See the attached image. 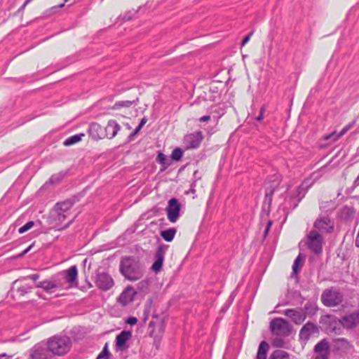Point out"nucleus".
I'll use <instances>...</instances> for the list:
<instances>
[{
    "label": "nucleus",
    "mask_w": 359,
    "mask_h": 359,
    "mask_svg": "<svg viewBox=\"0 0 359 359\" xmlns=\"http://www.w3.org/2000/svg\"><path fill=\"white\" fill-rule=\"evenodd\" d=\"M182 156L183 151L180 148L177 147L172 151L171 158L174 161H179L182 158Z\"/></svg>",
    "instance_id": "39"
},
{
    "label": "nucleus",
    "mask_w": 359,
    "mask_h": 359,
    "mask_svg": "<svg viewBox=\"0 0 359 359\" xmlns=\"http://www.w3.org/2000/svg\"><path fill=\"white\" fill-rule=\"evenodd\" d=\"M74 203V199L72 198L57 203L55 205V210L69 214V210L72 208Z\"/></svg>",
    "instance_id": "22"
},
{
    "label": "nucleus",
    "mask_w": 359,
    "mask_h": 359,
    "mask_svg": "<svg viewBox=\"0 0 359 359\" xmlns=\"http://www.w3.org/2000/svg\"><path fill=\"white\" fill-rule=\"evenodd\" d=\"M133 103L134 101L130 100L118 101L114 104L112 109H119L123 107H130Z\"/></svg>",
    "instance_id": "37"
},
{
    "label": "nucleus",
    "mask_w": 359,
    "mask_h": 359,
    "mask_svg": "<svg viewBox=\"0 0 359 359\" xmlns=\"http://www.w3.org/2000/svg\"><path fill=\"white\" fill-rule=\"evenodd\" d=\"M136 292L132 286H128L120 294L118 302L123 306L128 304L134 300Z\"/></svg>",
    "instance_id": "17"
},
{
    "label": "nucleus",
    "mask_w": 359,
    "mask_h": 359,
    "mask_svg": "<svg viewBox=\"0 0 359 359\" xmlns=\"http://www.w3.org/2000/svg\"><path fill=\"white\" fill-rule=\"evenodd\" d=\"M196 180H194L193 182L191 184L190 189L189 190V191L187 192V194H188V193L195 194L196 193Z\"/></svg>",
    "instance_id": "56"
},
{
    "label": "nucleus",
    "mask_w": 359,
    "mask_h": 359,
    "mask_svg": "<svg viewBox=\"0 0 359 359\" xmlns=\"http://www.w3.org/2000/svg\"><path fill=\"white\" fill-rule=\"evenodd\" d=\"M141 130L138 126L135 128V129L128 136L129 140H131L133 137H134L136 134L138 133V132Z\"/></svg>",
    "instance_id": "57"
},
{
    "label": "nucleus",
    "mask_w": 359,
    "mask_h": 359,
    "mask_svg": "<svg viewBox=\"0 0 359 359\" xmlns=\"http://www.w3.org/2000/svg\"><path fill=\"white\" fill-rule=\"evenodd\" d=\"M355 209L352 206L344 205L341 209V217L343 219L347 220L353 217L355 215Z\"/></svg>",
    "instance_id": "29"
},
{
    "label": "nucleus",
    "mask_w": 359,
    "mask_h": 359,
    "mask_svg": "<svg viewBox=\"0 0 359 359\" xmlns=\"http://www.w3.org/2000/svg\"><path fill=\"white\" fill-rule=\"evenodd\" d=\"M275 189L276 188L275 187H268L266 190V194H265V198H264V207L267 205H268V208H269L270 206H271V201H272V196H273V194L275 191Z\"/></svg>",
    "instance_id": "33"
},
{
    "label": "nucleus",
    "mask_w": 359,
    "mask_h": 359,
    "mask_svg": "<svg viewBox=\"0 0 359 359\" xmlns=\"http://www.w3.org/2000/svg\"><path fill=\"white\" fill-rule=\"evenodd\" d=\"M181 205L175 198H170L165 208L168 219L172 222H176L180 216Z\"/></svg>",
    "instance_id": "7"
},
{
    "label": "nucleus",
    "mask_w": 359,
    "mask_h": 359,
    "mask_svg": "<svg viewBox=\"0 0 359 359\" xmlns=\"http://www.w3.org/2000/svg\"><path fill=\"white\" fill-rule=\"evenodd\" d=\"M319 332L318 327L316 324L312 322H307L301 328L299 334L300 339L307 341L309 339L311 335L318 334Z\"/></svg>",
    "instance_id": "13"
},
{
    "label": "nucleus",
    "mask_w": 359,
    "mask_h": 359,
    "mask_svg": "<svg viewBox=\"0 0 359 359\" xmlns=\"http://www.w3.org/2000/svg\"><path fill=\"white\" fill-rule=\"evenodd\" d=\"M137 11L134 9L126 12L124 14L121 15L118 19H121L123 21H128L133 18V17L137 13Z\"/></svg>",
    "instance_id": "40"
},
{
    "label": "nucleus",
    "mask_w": 359,
    "mask_h": 359,
    "mask_svg": "<svg viewBox=\"0 0 359 359\" xmlns=\"http://www.w3.org/2000/svg\"><path fill=\"white\" fill-rule=\"evenodd\" d=\"M320 299L325 306H336L342 303L344 294L339 289L332 287L323 292Z\"/></svg>",
    "instance_id": "3"
},
{
    "label": "nucleus",
    "mask_w": 359,
    "mask_h": 359,
    "mask_svg": "<svg viewBox=\"0 0 359 359\" xmlns=\"http://www.w3.org/2000/svg\"><path fill=\"white\" fill-rule=\"evenodd\" d=\"M194 177L195 178L196 182L198 180L201 179V177L198 175V170H195L194 171Z\"/></svg>",
    "instance_id": "62"
},
{
    "label": "nucleus",
    "mask_w": 359,
    "mask_h": 359,
    "mask_svg": "<svg viewBox=\"0 0 359 359\" xmlns=\"http://www.w3.org/2000/svg\"><path fill=\"white\" fill-rule=\"evenodd\" d=\"M0 359H9V356L6 353H3L0 355Z\"/></svg>",
    "instance_id": "64"
},
{
    "label": "nucleus",
    "mask_w": 359,
    "mask_h": 359,
    "mask_svg": "<svg viewBox=\"0 0 359 359\" xmlns=\"http://www.w3.org/2000/svg\"><path fill=\"white\" fill-rule=\"evenodd\" d=\"M167 248V245H160L156 250L155 254V262L151 266L152 270L156 273L160 271L162 268Z\"/></svg>",
    "instance_id": "14"
},
{
    "label": "nucleus",
    "mask_w": 359,
    "mask_h": 359,
    "mask_svg": "<svg viewBox=\"0 0 359 359\" xmlns=\"http://www.w3.org/2000/svg\"><path fill=\"white\" fill-rule=\"evenodd\" d=\"M156 161L161 165L160 171H165L170 165V160L167 158V156L161 152H158Z\"/></svg>",
    "instance_id": "27"
},
{
    "label": "nucleus",
    "mask_w": 359,
    "mask_h": 359,
    "mask_svg": "<svg viewBox=\"0 0 359 359\" xmlns=\"http://www.w3.org/2000/svg\"><path fill=\"white\" fill-rule=\"evenodd\" d=\"M152 305L153 300L151 299H149L144 305V313H147V315H151L152 311Z\"/></svg>",
    "instance_id": "47"
},
{
    "label": "nucleus",
    "mask_w": 359,
    "mask_h": 359,
    "mask_svg": "<svg viewBox=\"0 0 359 359\" xmlns=\"http://www.w3.org/2000/svg\"><path fill=\"white\" fill-rule=\"evenodd\" d=\"M265 112V108L264 107H262L260 109V112L258 116L256 117V121H261L264 118V114Z\"/></svg>",
    "instance_id": "53"
},
{
    "label": "nucleus",
    "mask_w": 359,
    "mask_h": 359,
    "mask_svg": "<svg viewBox=\"0 0 359 359\" xmlns=\"http://www.w3.org/2000/svg\"><path fill=\"white\" fill-rule=\"evenodd\" d=\"M313 228L320 234L331 233L334 231V222L327 216H320L314 222Z\"/></svg>",
    "instance_id": "6"
},
{
    "label": "nucleus",
    "mask_w": 359,
    "mask_h": 359,
    "mask_svg": "<svg viewBox=\"0 0 359 359\" xmlns=\"http://www.w3.org/2000/svg\"><path fill=\"white\" fill-rule=\"evenodd\" d=\"M341 136H339V133H337L336 131L332 132L328 135L324 136V140L330 141V142H334L338 140Z\"/></svg>",
    "instance_id": "41"
},
{
    "label": "nucleus",
    "mask_w": 359,
    "mask_h": 359,
    "mask_svg": "<svg viewBox=\"0 0 359 359\" xmlns=\"http://www.w3.org/2000/svg\"><path fill=\"white\" fill-rule=\"evenodd\" d=\"M60 273L62 274V277L64 280H65V283L67 284L68 289L77 286L78 270L76 266H72L68 269L63 271Z\"/></svg>",
    "instance_id": "12"
},
{
    "label": "nucleus",
    "mask_w": 359,
    "mask_h": 359,
    "mask_svg": "<svg viewBox=\"0 0 359 359\" xmlns=\"http://www.w3.org/2000/svg\"><path fill=\"white\" fill-rule=\"evenodd\" d=\"M126 322L130 325H134L137 323V319L135 317H129Z\"/></svg>",
    "instance_id": "54"
},
{
    "label": "nucleus",
    "mask_w": 359,
    "mask_h": 359,
    "mask_svg": "<svg viewBox=\"0 0 359 359\" xmlns=\"http://www.w3.org/2000/svg\"><path fill=\"white\" fill-rule=\"evenodd\" d=\"M307 191L308 188L304 186L303 184L299 186L297 188L295 193L292 194L295 197V198L294 205H292V209H295L298 206L299 202L305 196Z\"/></svg>",
    "instance_id": "23"
},
{
    "label": "nucleus",
    "mask_w": 359,
    "mask_h": 359,
    "mask_svg": "<svg viewBox=\"0 0 359 359\" xmlns=\"http://www.w3.org/2000/svg\"><path fill=\"white\" fill-rule=\"evenodd\" d=\"M334 347L337 349H346L348 346V341L345 338H337L333 340Z\"/></svg>",
    "instance_id": "36"
},
{
    "label": "nucleus",
    "mask_w": 359,
    "mask_h": 359,
    "mask_svg": "<svg viewBox=\"0 0 359 359\" xmlns=\"http://www.w3.org/2000/svg\"><path fill=\"white\" fill-rule=\"evenodd\" d=\"M358 322L359 313H352L349 315L344 316L342 318L341 323L344 327L351 329L355 327Z\"/></svg>",
    "instance_id": "20"
},
{
    "label": "nucleus",
    "mask_w": 359,
    "mask_h": 359,
    "mask_svg": "<svg viewBox=\"0 0 359 359\" xmlns=\"http://www.w3.org/2000/svg\"><path fill=\"white\" fill-rule=\"evenodd\" d=\"M355 121H353L351 123H349L348 125H346L339 133V136H343L344 134H346L348 130H349L355 124Z\"/></svg>",
    "instance_id": "49"
},
{
    "label": "nucleus",
    "mask_w": 359,
    "mask_h": 359,
    "mask_svg": "<svg viewBox=\"0 0 359 359\" xmlns=\"http://www.w3.org/2000/svg\"><path fill=\"white\" fill-rule=\"evenodd\" d=\"M72 342L67 336H54L48 339L47 346L55 355H62L67 353L71 348Z\"/></svg>",
    "instance_id": "2"
},
{
    "label": "nucleus",
    "mask_w": 359,
    "mask_h": 359,
    "mask_svg": "<svg viewBox=\"0 0 359 359\" xmlns=\"http://www.w3.org/2000/svg\"><path fill=\"white\" fill-rule=\"evenodd\" d=\"M210 119V116L209 115L203 116L199 118L200 122H206Z\"/></svg>",
    "instance_id": "60"
},
{
    "label": "nucleus",
    "mask_w": 359,
    "mask_h": 359,
    "mask_svg": "<svg viewBox=\"0 0 359 359\" xmlns=\"http://www.w3.org/2000/svg\"><path fill=\"white\" fill-rule=\"evenodd\" d=\"M83 136H84V134H83V133L76 134V135L70 136L65 140V142H63V144L67 147L73 145L74 144L77 143L79 141H81L82 137H83Z\"/></svg>",
    "instance_id": "31"
},
{
    "label": "nucleus",
    "mask_w": 359,
    "mask_h": 359,
    "mask_svg": "<svg viewBox=\"0 0 359 359\" xmlns=\"http://www.w3.org/2000/svg\"><path fill=\"white\" fill-rule=\"evenodd\" d=\"M269 344L262 341L259 345L256 359H266V354L269 351Z\"/></svg>",
    "instance_id": "25"
},
{
    "label": "nucleus",
    "mask_w": 359,
    "mask_h": 359,
    "mask_svg": "<svg viewBox=\"0 0 359 359\" xmlns=\"http://www.w3.org/2000/svg\"><path fill=\"white\" fill-rule=\"evenodd\" d=\"M330 353H316L315 359H329Z\"/></svg>",
    "instance_id": "52"
},
{
    "label": "nucleus",
    "mask_w": 359,
    "mask_h": 359,
    "mask_svg": "<svg viewBox=\"0 0 359 359\" xmlns=\"http://www.w3.org/2000/svg\"><path fill=\"white\" fill-rule=\"evenodd\" d=\"M74 219L69 221L66 224H65L63 226L58 228L59 230L67 229L73 222Z\"/></svg>",
    "instance_id": "61"
},
{
    "label": "nucleus",
    "mask_w": 359,
    "mask_h": 359,
    "mask_svg": "<svg viewBox=\"0 0 359 359\" xmlns=\"http://www.w3.org/2000/svg\"><path fill=\"white\" fill-rule=\"evenodd\" d=\"M269 328L273 335L287 337L291 334L292 327L284 318H274L270 322Z\"/></svg>",
    "instance_id": "4"
},
{
    "label": "nucleus",
    "mask_w": 359,
    "mask_h": 359,
    "mask_svg": "<svg viewBox=\"0 0 359 359\" xmlns=\"http://www.w3.org/2000/svg\"><path fill=\"white\" fill-rule=\"evenodd\" d=\"M64 177L65 174H63L62 172L53 175L49 179V182L50 184L57 183L60 182L64 178Z\"/></svg>",
    "instance_id": "45"
},
{
    "label": "nucleus",
    "mask_w": 359,
    "mask_h": 359,
    "mask_svg": "<svg viewBox=\"0 0 359 359\" xmlns=\"http://www.w3.org/2000/svg\"><path fill=\"white\" fill-rule=\"evenodd\" d=\"M52 280L53 282V284L55 285V289H68L67 284L65 283V280H64L62 274H61L60 273H57L54 277H53Z\"/></svg>",
    "instance_id": "28"
},
{
    "label": "nucleus",
    "mask_w": 359,
    "mask_h": 359,
    "mask_svg": "<svg viewBox=\"0 0 359 359\" xmlns=\"http://www.w3.org/2000/svg\"><path fill=\"white\" fill-rule=\"evenodd\" d=\"M147 121V118L146 117L142 118L137 126L142 129V128L144 126Z\"/></svg>",
    "instance_id": "59"
},
{
    "label": "nucleus",
    "mask_w": 359,
    "mask_h": 359,
    "mask_svg": "<svg viewBox=\"0 0 359 359\" xmlns=\"http://www.w3.org/2000/svg\"><path fill=\"white\" fill-rule=\"evenodd\" d=\"M316 353H330V344L327 339H323L314 346Z\"/></svg>",
    "instance_id": "24"
},
{
    "label": "nucleus",
    "mask_w": 359,
    "mask_h": 359,
    "mask_svg": "<svg viewBox=\"0 0 359 359\" xmlns=\"http://www.w3.org/2000/svg\"><path fill=\"white\" fill-rule=\"evenodd\" d=\"M34 243H33L32 244H31L29 247H27L25 250H24V253L27 254L32 248V247L34 246Z\"/></svg>",
    "instance_id": "63"
},
{
    "label": "nucleus",
    "mask_w": 359,
    "mask_h": 359,
    "mask_svg": "<svg viewBox=\"0 0 359 359\" xmlns=\"http://www.w3.org/2000/svg\"><path fill=\"white\" fill-rule=\"evenodd\" d=\"M120 129L121 126L116 121H109L107 126L104 129V133L106 134V137L112 139L116 135Z\"/></svg>",
    "instance_id": "21"
},
{
    "label": "nucleus",
    "mask_w": 359,
    "mask_h": 359,
    "mask_svg": "<svg viewBox=\"0 0 359 359\" xmlns=\"http://www.w3.org/2000/svg\"><path fill=\"white\" fill-rule=\"evenodd\" d=\"M119 271L126 279L136 281L144 276V267L137 258L129 256L121 258Z\"/></svg>",
    "instance_id": "1"
},
{
    "label": "nucleus",
    "mask_w": 359,
    "mask_h": 359,
    "mask_svg": "<svg viewBox=\"0 0 359 359\" xmlns=\"http://www.w3.org/2000/svg\"><path fill=\"white\" fill-rule=\"evenodd\" d=\"M271 224H272V222L271 220H269L268 222H267V225H266V226L265 228V230L264 231V237H266V236L268 235Z\"/></svg>",
    "instance_id": "55"
},
{
    "label": "nucleus",
    "mask_w": 359,
    "mask_h": 359,
    "mask_svg": "<svg viewBox=\"0 0 359 359\" xmlns=\"http://www.w3.org/2000/svg\"><path fill=\"white\" fill-rule=\"evenodd\" d=\"M269 359H290V355L285 351L276 350L270 355Z\"/></svg>",
    "instance_id": "32"
},
{
    "label": "nucleus",
    "mask_w": 359,
    "mask_h": 359,
    "mask_svg": "<svg viewBox=\"0 0 359 359\" xmlns=\"http://www.w3.org/2000/svg\"><path fill=\"white\" fill-rule=\"evenodd\" d=\"M35 287L43 288L44 291L48 293L53 292V290L55 289V285L53 284L52 280H46L43 281L38 282L36 283Z\"/></svg>",
    "instance_id": "26"
},
{
    "label": "nucleus",
    "mask_w": 359,
    "mask_h": 359,
    "mask_svg": "<svg viewBox=\"0 0 359 359\" xmlns=\"http://www.w3.org/2000/svg\"><path fill=\"white\" fill-rule=\"evenodd\" d=\"M32 1V0H26V1H25V3H24V4H23L20 7V8L18 9V12H21V11H22L25 8V7L27 6V5L29 2H31Z\"/></svg>",
    "instance_id": "58"
},
{
    "label": "nucleus",
    "mask_w": 359,
    "mask_h": 359,
    "mask_svg": "<svg viewBox=\"0 0 359 359\" xmlns=\"http://www.w3.org/2000/svg\"><path fill=\"white\" fill-rule=\"evenodd\" d=\"M323 238L316 230H311L307 235L306 245L314 254L319 255L323 251Z\"/></svg>",
    "instance_id": "5"
},
{
    "label": "nucleus",
    "mask_w": 359,
    "mask_h": 359,
    "mask_svg": "<svg viewBox=\"0 0 359 359\" xmlns=\"http://www.w3.org/2000/svg\"><path fill=\"white\" fill-rule=\"evenodd\" d=\"M20 285L18 287L17 292L20 294V296H24L26 294L30 292L33 289V285H29L27 283H20Z\"/></svg>",
    "instance_id": "34"
},
{
    "label": "nucleus",
    "mask_w": 359,
    "mask_h": 359,
    "mask_svg": "<svg viewBox=\"0 0 359 359\" xmlns=\"http://www.w3.org/2000/svg\"><path fill=\"white\" fill-rule=\"evenodd\" d=\"M39 277H40V276L38 273H35V274H33L31 276H22V277H20V278H18V280H16L14 282V285H17L18 283H22L28 279L36 281V280H38L39 278Z\"/></svg>",
    "instance_id": "38"
},
{
    "label": "nucleus",
    "mask_w": 359,
    "mask_h": 359,
    "mask_svg": "<svg viewBox=\"0 0 359 359\" xmlns=\"http://www.w3.org/2000/svg\"><path fill=\"white\" fill-rule=\"evenodd\" d=\"M35 223L33 221H29L28 222L27 224H25V225H23L22 226H21L19 229H18V232L20 233H24L25 232L27 231L28 230L31 229L34 226Z\"/></svg>",
    "instance_id": "46"
},
{
    "label": "nucleus",
    "mask_w": 359,
    "mask_h": 359,
    "mask_svg": "<svg viewBox=\"0 0 359 359\" xmlns=\"http://www.w3.org/2000/svg\"><path fill=\"white\" fill-rule=\"evenodd\" d=\"M47 345H35L30 351L29 359H51V355Z\"/></svg>",
    "instance_id": "11"
},
{
    "label": "nucleus",
    "mask_w": 359,
    "mask_h": 359,
    "mask_svg": "<svg viewBox=\"0 0 359 359\" xmlns=\"http://www.w3.org/2000/svg\"><path fill=\"white\" fill-rule=\"evenodd\" d=\"M283 337H276L272 341V345L274 347L277 348H283L285 344V341L283 339Z\"/></svg>",
    "instance_id": "44"
},
{
    "label": "nucleus",
    "mask_w": 359,
    "mask_h": 359,
    "mask_svg": "<svg viewBox=\"0 0 359 359\" xmlns=\"http://www.w3.org/2000/svg\"><path fill=\"white\" fill-rule=\"evenodd\" d=\"M324 325L325 332L327 334L337 333V330H340V328L338 327L339 322L334 316H327L325 319Z\"/></svg>",
    "instance_id": "18"
},
{
    "label": "nucleus",
    "mask_w": 359,
    "mask_h": 359,
    "mask_svg": "<svg viewBox=\"0 0 359 359\" xmlns=\"http://www.w3.org/2000/svg\"><path fill=\"white\" fill-rule=\"evenodd\" d=\"M176 233L177 229L174 227H172L166 230L161 231L160 234L165 241L171 242L173 240Z\"/></svg>",
    "instance_id": "30"
},
{
    "label": "nucleus",
    "mask_w": 359,
    "mask_h": 359,
    "mask_svg": "<svg viewBox=\"0 0 359 359\" xmlns=\"http://www.w3.org/2000/svg\"><path fill=\"white\" fill-rule=\"evenodd\" d=\"M132 337V332L128 330H123L116 337V347L117 350L123 351L128 348L127 341Z\"/></svg>",
    "instance_id": "15"
},
{
    "label": "nucleus",
    "mask_w": 359,
    "mask_h": 359,
    "mask_svg": "<svg viewBox=\"0 0 359 359\" xmlns=\"http://www.w3.org/2000/svg\"><path fill=\"white\" fill-rule=\"evenodd\" d=\"M300 255H299L294 260L293 265H292V271L294 273H297L298 271V265L300 262Z\"/></svg>",
    "instance_id": "50"
},
{
    "label": "nucleus",
    "mask_w": 359,
    "mask_h": 359,
    "mask_svg": "<svg viewBox=\"0 0 359 359\" xmlns=\"http://www.w3.org/2000/svg\"><path fill=\"white\" fill-rule=\"evenodd\" d=\"M152 318L154 319H155V320H151L149 324V329L150 330L149 335L151 337H156V336L154 335V333H155L154 328L156 327H157L158 328L159 331L161 332V333H162L163 331L164 322H163V319L160 318L158 314L153 313Z\"/></svg>",
    "instance_id": "19"
},
{
    "label": "nucleus",
    "mask_w": 359,
    "mask_h": 359,
    "mask_svg": "<svg viewBox=\"0 0 359 359\" xmlns=\"http://www.w3.org/2000/svg\"><path fill=\"white\" fill-rule=\"evenodd\" d=\"M294 198L295 197L293 195L290 196L288 198H286L284 204V208L292 210L293 209H292V205H294Z\"/></svg>",
    "instance_id": "48"
},
{
    "label": "nucleus",
    "mask_w": 359,
    "mask_h": 359,
    "mask_svg": "<svg viewBox=\"0 0 359 359\" xmlns=\"http://www.w3.org/2000/svg\"><path fill=\"white\" fill-rule=\"evenodd\" d=\"M282 313L296 325H301L306 320V313L302 308L285 309Z\"/></svg>",
    "instance_id": "10"
},
{
    "label": "nucleus",
    "mask_w": 359,
    "mask_h": 359,
    "mask_svg": "<svg viewBox=\"0 0 359 359\" xmlns=\"http://www.w3.org/2000/svg\"><path fill=\"white\" fill-rule=\"evenodd\" d=\"M56 212V216L55 217V221L56 222V223L57 224H61L63 221H65L69 214H67V213H65V212H60V211H55Z\"/></svg>",
    "instance_id": "42"
},
{
    "label": "nucleus",
    "mask_w": 359,
    "mask_h": 359,
    "mask_svg": "<svg viewBox=\"0 0 359 359\" xmlns=\"http://www.w3.org/2000/svg\"><path fill=\"white\" fill-rule=\"evenodd\" d=\"M253 34H254V32L252 31L247 36H245L243 38V39L242 40V42H241V46H244L249 41V40L250 39V37L252 36Z\"/></svg>",
    "instance_id": "51"
},
{
    "label": "nucleus",
    "mask_w": 359,
    "mask_h": 359,
    "mask_svg": "<svg viewBox=\"0 0 359 359\" xmlns=\"http://www.w3.org/2000/svg\"><path fill=\"white\" fill-rule=\"evenodd\" d=\"M203 135L201 131H196L186 135L183 138V144L186 149H196L199 147Z\"/></svg>",
    "instance_id": "8"
},
{
    "label": "nucleus",
    "mask_w": 359,
    "mask_h": 359,
    "mask_svg": "<svg viewBox=\"0 0 359 359\" xmlns=\"http://www.w3.org/2000/svg\"><path fill=\"white\" fill-rule=\"evenodd\" d=\"M90 137L95 140H100L106 137L104 128L97 123H92L88 128Z\"/></svg>",
    "instance_id": "16"
},
{
    "label": "nucleus",
    "mask_w": 359,
    "mask_h": 359,
    "mask_svg": "<svg viewBox=\"0 0 359 359\" xmlns=\"http://www.w3.org/2000/svg\"><path fill=\"white\" fill-rule=\"evenodd\" d=\"M95 285L102 291H107L113 287L114 282L113 278L105 272H98L95 279Z\"/></svg>",
    "instance_id": "9"
},
{
    "label": "nucleus",
    "mask_w": 359,
    "mask_h": 359,
    "mask_svg": "<svg viewBox=\"0 0 359 359\" xmlns=\"http://www.w3.org/2000/svg\"><path fill=\"white\" fill-rule=\"evenodd\" d=\"M317 306L312 302H307L302 309L303 311L306 313V317L307 316V315H315L317 311Z\"/></svg>",
    "instance_id": "35"
},
{
    "label": "nucleus",
    "mask_w": 359,
    "mask_h": 359,
    "mask_svg": "<svg viewBox=\"0 0 359 359\" xmlns=\"http://www.w3.org/2000/svg\"><path fill=\"white\" fill-rule=\"evenodd\" d=\"M111 356V353L108 350V344H106L102 348V351L100 353L98 356L97 357V359H102L105 358L106 359H109Z\"/></svg>",
    "instance_id": "43"
}]
</instances>
